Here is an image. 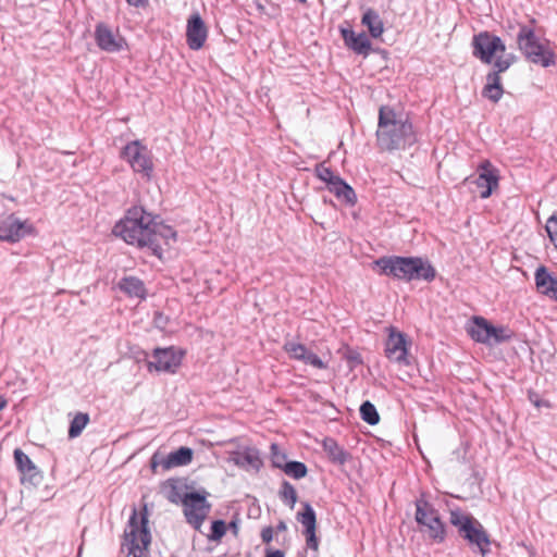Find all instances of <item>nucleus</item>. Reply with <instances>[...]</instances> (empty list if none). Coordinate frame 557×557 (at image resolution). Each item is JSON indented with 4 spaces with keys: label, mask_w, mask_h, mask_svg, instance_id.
<instances>
[{
    "label": "nucleus",
    "mask_w": 557,
    "mask_h": 557,
    "mask_svg": "<svg viewBox=\"0 0 557 557\" xmlns=\"http://www.w3.org/2000/svg\"><path fill=\"white\" fill-rule=\"evenodd\" d=\"M416 141L417 136L409 119L397 114L389 106H381L376 129L377 147L391 152L406 149Z\"/></svg>",
    "instance_id": "obj_1"
},
{
    "label": "nucleus",
    "mask_w": 557,
    "mask_h": 557,
    "mask_svg": "<svg viewBox=\"0 0 557 557\" xmlns=\"http://www.w3.org/2000/svg\"><path fill=\"white\" fill-rule=\"evenodd\" d=\"M151 227H153V215L143 207L135 206L129 208L125 216L114 225L113 234L122 237L129 245L146 247L152 255L161 258L163 249L151 238Z\"/></svg>",
    "instance_id": "obj_2"
},
{
    "label": "nucleus",
    "mask_w": 557,
    "mask_h": 557,
    "mask_svg": "<svg viewBox=\"0 0 557 557\" xmlns=\"http://www.w3.org/2000/svg\"><path fill=\"white\" fill-rule=\"evenodd\" d=\"M380 274L398 281L432 282L436 276L435 268L421 257L384 256L374 261Z\"/></svg>",
    "instance_id": "obj_3"
},
{
    "label": "nucleus",
    "mask_w": 557,
    "mask_h": 557,
    "mask_svg": "<svg viewBox=\"0 0 557 557\" xmlns=\"http://www.w3.org/2000/svg\"><path fill=\"white\" fill-rule=\"evenodd\" d=\"M449 522L474 552H479L483 557L490 553V535L478 519L456 508L450 510Z\"/></svg>",
    "instance_id": "obj_4"
},
{
    "label": "nucleus",
    "mask_w": 557,
    "mask_h": 557,
    "mask_svg": "<svg viewBox=\"0 0 557 557\" xmlns=\"http://www.w3.org/2000/svg\"><path fill=\"white\" fill-rule=\"evenodd\" d=\"M516 44L517 48L529 62L543 67H549L556 64L555 52L541 42L533 26L518 24Z\"/></svg>",
    "instance_id": "obj_5"
},
{
    "label": "nucleus",
    "mask_w": 557,
    "mask_h": 557,
    "mask_svg": "<svg viewBox=\"0 0 557 557\" xmlns=\"http://www.w3.org/2000/svg\"><path fill=\"white\" fill-rule=\"evenodd\" d=\"M414 506V519L420 531L433 542L443 543L446 539V525L442 521L438 510L423 495L416 499Z\"/></svg>",
    "instance_id": "obj_6"
},
{
    "label": "nucleus",
    "mask_w": 557,
    "mask_h": 557,
    "mask_svg": "<svg viewBox=\"0 0 557 557\" xmlns=\"http://www.w3.org/2000/svg\"><path fill=\"white\" fill-rule=\"evenodd\" d=\"M472 54L484 64H493L498 55H506V45L499 36L487 30L475 34L472 38Z\"/></svg>",
    "instance_id": "obj_7"
},
{
    "label": "nucleus",
    "mask_w": 557,
    "mask_h": 557,
    "mask_svg": "<svg viewBox=\"0 0 557 557\" xmlns=\"http://www.w3.org/2000/svg\"><path fill=\"white\" fill-rule=\"evenodd\" d=\"M518 60L513 53L506 55H498L493 63L492 71L486 74V84L482 89V96L492 102L496 103L500 100L504 94L500 74L506 72Z\"/></svg>",
    "instance_id": "obj_8"
},
{
    "label": "nucleus",
    "mask_w": 557,
    "mask_h": 557,
    "mask_svg": "<svg viewBox=\"0 0 557 557\" xmlns=\"http://www.w3.org/2000/svg\"><path fill=\"white\" fill-rule=\"evenodd\" d=\"M125 541L128 545V554H133L134 557H143L140 554L137 555L136 550L147 549L151 543L146 515H143L139 520L136 510H133L125 530Z\"/></svg>",
    "instance_id": "obj_9"
},
{
    "label": "nucleus",
    "mask_w": 557,
    "mask_h": 557,
    "mask_svg": "<svg viewBox=\"0 0 557 557\" xmlns=\"http://www.w3.org/2000/svg\"><path fill=\"white\" fill-rule=\"evenodd\" d=\"M184 506L183 512L187 523L196 531H200L201 527L211 510V504L207 500V492H189L182 498Z\"/></svg>",
    "instance_id": "obj_10"
},
{
    "label": "nucleus",
    "mask_w": 557,
    "mask_h": 557,
    "mask_svg": "<svg viewBox=\"0 0 557 557\" xmlns=\"http://www.w3.org/2000/svg\"><path fill=\"white\" fill-rule=\"evenodd\" d=\"M122 157L136 173H141L148 180L153 173L151 152L139 140L128 143L122 150Z\"/></svg>",
    "instance_id": "obj_11"
},
{
    "label": "nucleus",
    "mask_w": 557,
    "mask_h": 557,
    "mask_svg": "<svg viewBox=\"0 0 557 557\" xmlns=\"http://www.w3.org/2000/svg\"><path fill=\"white\" fill-rule=\"evenodd\" d=\"M141 355L149 372L175 373L182 362V354H177L174 347L156 348L152 354L153 361L147 360V352L143 351Z\"/></svg>",
    "instance_id": "obj_12"
},
{
    "label": "nucleus",
    "mask_w": 557,
    "mask_h": 557,
    "mask_svg": "<svg viewBox=\"0 0 557 557\" xmlns=\"http://www.w3.org/2000/svg\"><path fill=\"white\" fill-rule=\"evenodd\" d=\"M95 40L101 50L110 53L120 52L127 46L119 30L113 32L109 25L102 22L96 25Z\"/></svg>",
    "instance_id": "obj_13"
},
{
    "label": "nucleus",
    "mask_w": 557,
    "mask_h": 557,
    "mask_svg": "<svg viewBox=\"0 0 557 557\" xmlns=\"http://www.w3.org/2000/svg\"><path fill=\"white\" fill-rule=\"evenodd\" d=\"M385 355L391 361L404 366H409L410 362L407 358V341L404 333L391 329L387 341L385 343Z\"/></svg>",
    "instance_id": "obj_14"
},
{
    "label": "nucleus",
    "mask_w": 557,
    "mask_h": 557,
    "mask_svg": "<svg viewBox=\"0 0 557 557\" xmlns=\"http://www.w3.org/2000/svg\"><path fill=\"white\" fill-rule=\"evenodd\" d=\"M498 170L495 169L490 161L485 160L480 164L475 184L478 188L481 189V198L485 199L492 195L494 189L498 187Z\"/></svg>",
    "instance_id": "obj_15"
},
{
    "label": "nucleus",
    "mask_w": 557,
    "mask_h": 557,
    "mask_svg": "<svg viewBox=\"0 0 557 557\" xmlns=\"http://www.w3.org/2000/svg\"><path fill=\"white\" fill-rule=\"evenodd\" d=\"M208 36V29L198 13L190 15L187 21L186 37L187 45L191 50H199L203 47Z\"/></svg>",
    "instance_id": "obj_16"
},
{
    "label": "nucleus",
    "mask_w": 557,
    "mask_h": 557,
    "mask_svg": "<svg viewBox=\"0 0 557 557\" xmlns=\"http://www.w3.org/2000/svg\"><path fill=\"white\" fill-rule=\"evenodd\" d=\"M298 521L305 528V536L307 546L313 550L319 547V541L315 535L317 517L312 506L309 503H304V510L297 515Z\"/></svg>",
    "instance_id": "obj_17"
},
{
    "label": "nucleus",
    "mask_w": 557,
    "mask_h": 557,
    "mask_svg": "<svg viewBox=\"0 0 557 557\" xmlns=\"http://www.w3.org/2000/svg\"><path fill=\"white\" fill-rule=\"evenodd\" d=\"M194 451L189 447H180L175 451L170 453L165 458H162L160 462L157 461V455L151 458V468H156L161 465L164 470H169L174 467L186 466L193 460Z\"/></svg>",
    "instance_id": "obj_18"
},
{
    "label": "nucleus",
    "mask_w": 557,
    "mask_h": 557,
    "mask_svg": "<svg viewBox=\"0 0 557 557\" xmlns=\"http://www.w3.org/2000/svg\"><path fill=\"white\" fill-rule=\"evenodd\" d=\"M534 280L539 293L557 301V276L541 265L535 270Z\"/></svg>",
    "instance_id": "obj_19"
},
{
    "label": "nucleus",
    "mask_w": 557,
    "mask_h": 557,
    "mask_svg": "<svg viewBox=\"0 0 557 557\" xmlns=\"http://www.w3.org/2000/svg\"><path fill=\"white\" fill-rule=\"evenodd\" d=\"M341 35L345 46L357 54L367 57L371 50V41L366 33L356 34L350 28H341Z\"/></svg>",
    "instance_id": "obj_20"
},
{
    "label": "nucleus",
    "mask_w": 557,
    "mask_h": 557,
    "mask_svg": "<svg viewBox=\"0 0 557 557\" xmlns=\"http://www.w3.org/2000/svg\"><path fill=\"white\" fill-rule=\"evenodd\" d=\"M26 233L25 224L12 215L0 224V240L15 243L24 237Z\"/></svg>",
    "instance_id": "obj_21"
},
{
    "label": "nucleus",
    "mask_w": 557,
    "mask_h": 557,
    "mask_svg": "<svg viewBox=\"0 0 557 557\" xmlns=\"http://www.w3.org/2000/svg\"><path fill=\"white\" fill-rule=\"evenodd\" d=\"M327 188L332 194L336 196L337 199L344 201L346 205H356L357 196L354 188L341 176H338L331 185H329Z\"/></svg>",
    "instance_id": "obj_22"
},
{
    "label": "nucleus",
    "mask_w": 557,
    "mask_h": 557,
    "mask_svg": "<svg viewBox=\"0 0 557 557\" xmlns=\"http://www.w3.org/2000/svg\"><path fill=\"white\" fill-rule=\"evenodd\" d=\"M322 446L333 463L343 466L351 458V455L332 437L324 438Z\"/></svg>",
    "instance_id": "obj_23"
},
{
    "label": "nucleus",
    "mask_w": 557,
    "mask_h": 557,
    "mask_svg": "<svg viewBox=\"0 0 557 557\" xmlns=\"http://www.w3.org/2000/svg\"><path fill=\"white\" fill-rule=\"evenodd\" d=\"M121 292L129 297L144 299L146 297V287L144 282L136 276H124L117 283Z\"/></svg>",
    "instance_id": "obj_24"
},
{
    "label": "nucleus",
    "mask_w": 557,
    "mask_h": 557,
    "mask_svg": "<svg viewBox=\"0 0 557 557\" xmlns=\"http://www.w3.org/2000/svg\"><path fill=\"white\" fill-rule=\"evenodd\" d=\"M490 325L491 323L485 318L473 317L468 333L473 341L490 345Z\"/></svg>",
    "instance_id": "obj_25"
},
{
    "label": "nucleus",
    "mask_w": 557,
    "mask_h": 557,
    "mask_svg": "<svg viewBox=\"0 0 557 557\" xmlns=\"http://www.w3.org/2000/svg\"><path fill=\"white\" fill-rule=\"evenodd\" d=\"M361 24L366 26L373 38H379L384 33V24L383 21L377 13L372 8H368L361 18Z\"/></svg>",
    "instance_id": "obj_26"
},
{
    "label": "nucleus",
    "mask_w": 557,
    "mask_h": 557,
    "mask_svg": "<svg viewBox=\"0 0 557 557\" xmlns=\"http://www.w3.org/2000/svg\"><path fill=\"white\" fill-rule=\"evenodd\" d=\"M151 238L153 242L162 248V243L170 245V240H176V232L173 227L163 223L157 222L153 216V227H151Z\"/></svg>",
    "instance_id": "obj_27"
},
{
    "label": "nucleus",
    "mask_w": 557,
    "mask_h": 557,
    "mask_svg": "<svg viewBox=\"0 0 557 557\" xmlns=\"http://www.w3.org/2000/svg\"><path fill=\"white\" fill-rule=\"evenodd\" d=\"M233 461L239 467L250 466L256 470H259L262 465L259 451L252 448H247L243 453L236 454V456L233 457Z\"/></svg>",
    "instance_id": "obj_28"
},
{
    "label": "nucleus",
    "mask_w": 557,
    "mask_h": 557,
    "mask_svg": "<svg viewBox=\"0 0 557 557\" xmlns=\"http://www.w3.org/2000/svg\"><path fill=\"white\" fill-rule=\"evenodd\" d=\"M513 332L507 326L490 325V345H497L508 342L512 338Z\"/></svg>",
    "instance_id": "obj_29"
},
{
    "label": "nucleus",
    "mask_w": 557,
    "mask_h": 557,
    "mask_svg": "<svg viewBox=\"0 0 557 557\" xmlns=\"http://www.w3.org/2000/svg\"><path fill=\"white\" fill-rule=\"evenodd\" d=\"M89 422V416L85 412H77L72 419L69 428V437L75 438L79 436L83 430L86 428Z\"/></svg>",
    "instance_id": "obj_30"
},
{
    "label": "nucleus",
    "mask_w": 557,
    "mask_h": 557,
    "mask_svg": "<svg viewBox=\"0 0 557 557\" xmlns=\"http://www.w3.org/2000/svg\"><path fill=\"white\" fill-rule=\"evenodd\" d=\"M359 411L361 419L368 424L375 425L380 422V414L375 406L371 401H363L360 406Z\"/></svg>",
    "instance_id": "obj_31"
},
{
    "label": "nucleus",
    "mask_w": 557,
    "mask_h": 557,
    "mask_svg": "<svg viewBox=\"0 0 557 557\" xmlns=\"http://www.w3.org/2000/svg\"><path fill=\"white\" fill-rule=\"evenodd\" d=\"M278 496L283 503L288 505L290 508H294L297 502V492L288 481L282 482Z\"/></svg>",
    "instance_id": "obj_32"
},
{
    "label": "nucleus",
    "mask_w": 557,
    "mask_h": 557,
    "mask_svg": "<svg viewBox=\"0 0 557 557\" xmlns=\"http://www.w3.org/2000/svg\"><path fill=\"white\" fill-rule=\"evenodd\" d=\"M283 471L296 480L305 478L308 473L307 466L304 462L296 460L288 461L287 465H284Z\"/></svg>",
    "instance_id": "obj_33"
},
{
    "label": "nucleus",
    "mask_w": 557,
    "mask_h": 557,
    "mask_svg": "<svg viewBox=\"0 0 557 557\" xmlns=\"http://www.w3.org/2000/svg\"><path fill=\"white\" fill-rule=\"evenodd\" d=\"M13 456L16 468L22 474H24L26 471H32L35 469V466L29 456L26 455L21 448H15Z\"/></svg>",
    "instance_id": "obj_34"
},
{
    "label": "nucleus",
    "mask_w": 557,
    "mask_h": 557,
    "mask_svg": "<svg viewBox=\"0 0 557 557\" xmlns=\"http://www.w3.org/2000/svg\"><path fill=\"white\" fill-rule=\"evenodd\" d=\"M315 175L319 180L326 183V185H331L339 175L336 174L331 168L326 166L325 163H319L315 166Z\"/></svg>",
    "instance_id": "obj_35"
},
{
    "label": "nucleus",
    "mask_w": 557,
    "mask_h": 557,
    "mask_svg": "<svg viewBox=\"0 0 557 557\" xmlns=\"http://www.w3.org/2000/svg\"><path fill=\"white\" fill-rule=\"evenodd\" d=\"M284 350L289 355L290 358L301 361L308 349L300 343L286 342L284 344Z\"/></svg>",
    "instance_id": "obj_36"
},
{
    "label": "nucleus",
    "mask_w": 557,
    "mask_h": 557,
    "mask_svg": "<svg viewBox=\"0 0 557 557\" xmlns=\"http://www.w3.org/2000/svg\"><path fill=\"white\" fill-rule=\"evenodd\" d=\"M227 530L224 520H214L211 524V533L208 535V540L211 542H220L225 535Z\"/></svg>",
    "instance_id": "obj_37"
},
{
    "label": "nucleus",
    "mask_w": 557,
    "mask_h": 557,
    "mask_svg": "<svg viewBox=\"0 0 557 557\" xmlns=\"http://www.w3.org/2000/svg\"><path fill=\"white\" fill-rule=\"evenodd\" d=\"M286 454L283 453L277 444L271 445V461L274 468L284 469V465H287Z\"/></svg>",
    "instance_id": "obj_38"
},
{
    "label": "nucleus",
    "mask_w": 557,
    "mask_h": 557,
    "mask_svg": "<svg viewBox=\"0 0 557 557\" xmlns=\"http://www.w3.org/2000/svg\"><path fill=\"white\" fill-rule=\"evenodd\" d=\"M545 230L548 234L550 242L557 248V211L554 212L547 220Z\"/></svg>",
    "instance_id": "obj_39"
},
{
    "label": "nucleus",
    "mask_w": 557,
    "mask_h": 557,
    "mask_svg": "<svg viewBox=\"0 0 557 557\" xmlns=\"http://www.w3.org/2000/svg\"><path fill=\"white\" fill-rule=\"evenodd\" d=\"M301 361L304 363L310 364L317 369H326L327 368V364L324 361H322V359L318 355H315L314 352H312L309 349L306 351L304 359Z\"/></svg>",
    "instance_id": "obj_40"
},
{
    "label": "nucleus",
    "mask_w": 557,
    "mask_h": 557,
    "mask_svg": "<svg viewBox=\"0 0 557 557\" xmlns=\"http://www.w3.org/2000/svg\"><path fill=\"white\" fill-rule=\"evenodd\" d=\"M529 399L537 408H550V403L548 400L542 399L540 395L534 392L529 393Z\"/></svg>",
    "instance_id": "obj_41"
},
{
    "label": "nucleus",
    "mask_w": 557,
    "mask_h": 557,
    "mask_svg": "<svg viewBox=\"0 0 557 557\" xmlns=\"http://www.w3.org/2000/svg\"><path fill=\"white\" fill-rule=\"evenodd\" d=\"M345 358L351 363L352 367L362 363L361 356L356 350H348L345 355Z\"/></svg>",
    "instance_id": "obj_42"
},
{
    "label": "nucleus",
    "mask_w": 557,
    "mask_h": 557,
    "mask_svg": "<svg viewBox=\"0 0 557 557\" xmlns=\"http://www.w3.org/2000/svg\"><path fill=\"white\" fill-rule=\"evenodd\" d=\"M261 539L263 543L269 544L273 540V528L272 527H265L261 531Z\"/></svg>",
    "instance_id": "obj_43"
},
{
    "label": "nucleus",
    "mask_w": 557,
    "mask_h": 557,
    "mask_svg": "<svg viewBox=\"0 0 557 557\" xmlns=\"http://www.w3.org/2000/svg\"><path fill=\"white\" fill-rule=\"evenodd\" d=\"M128 5L135 7V8H145L148 5L149 0H126Z\"/></svg>",
    "instance_id": "obj_44"
},
{
    "label": "nucleus",
    "mask_w": 557,
    "mask_h": 557,
    "mask_svg": "<svg viewBox=\"0 0 557 557\" xmlns=\"http://www.w3.org/2000/svg\"><path fill=\"white\" fill-rule=\"evenodd\" d=\"M228 528L233 532V534L236 536L238 534V531H239L238 520H232L228 523Z\"/></svg>",
    "instance_id": "obj_45"
},
{
    "label": "nucleus",
    "mask_w": 557,
    "mask_h": 557,
    "mask_svg": "<svg viewBox=\"0 0 557 557\" xmlns=\"http://www.w3.org/2000/svg\"><path fill=\"white\" fill-rule=\"evenodd\" d=\"M265 557H285V554L283 550L280 549L268 550Z\"/></svg>",
    "instance_id": "obj_46"
},
{
    "label": "nucleus",
    "mask_w": 557,
    "mask_h": 557,
    "mask_svg": "<svg viewBox=\"0 0 557 557\" xmlns=\"http://www.w3.org/2000/svg\"><path fill=\"white\" fill-rule=\"evenodd\" d=\"M286 530H287V524L281 520L276 525V532H284Z\"/></svg>",
    "instance_id": "obj_47"
},
{
    "label": "nucleus",
    "mask_w": 557,
    "mask_h": 557,
    "mask_svg": "<svg viewBox=\"0 0 557 557\" xmlns=\"http://www.w3.org/2000/svg\"><path fill=\"white\" fill-rule=\"evenodd\" d=\"M7 400L0 396V411L5 407Z\"/></svg>",
    "instance_id": "obj_48"
},
{
    "label": "nucleus",
    "mask_w": 557,
    "mask_h": 557,
    "mask_svg": "<svg viewBox=\"0 0 557 557\" xmlns=\"http://www.w3.org/2000/svg\"><path fill=\"white\" fill-rule=\"evenodd\" d=\"M258 9L259 11L263 12L264 11V7L262 4H258Z\"/></svg>",
    "instance_id": "obj_49"
}]
</instances>
